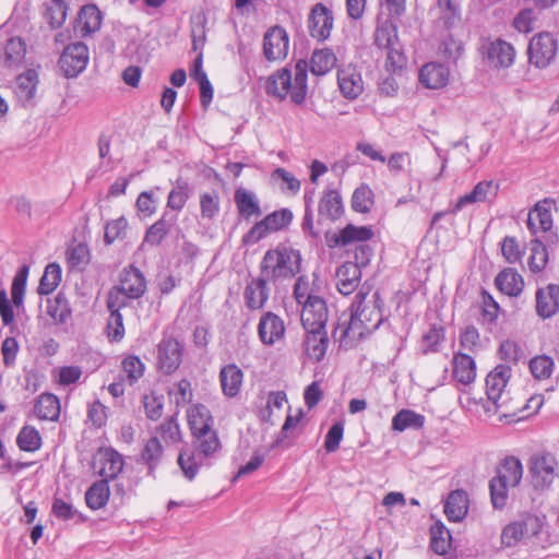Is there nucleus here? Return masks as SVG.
I'll return each mask as SVG.
<instances>
[{
	"mask_svg": "<svg viewBox=\"0 0 559 559\" xmlns=\"http://www.w3.org/2000/svg\"><path fill=\"white\" fill-rule=\"evenodd\" d=\"M557 49V40L552 34L548 32L538 33L530 41L528 60L536 68H546L555 59Z\"/></svg>",
	"mask_w": 559,
	"mask_h": 559,
	"instance_id": "nucleus-12",
	"label": "nucleus"
},
{
	"mask_svg": "<svg viewBox=\"0 0 559 559\" xmlns=\"http://www.w3.org/2000/svg\"><path fill=\"white\" fill-rule=\"evenodd\" d=\"M301 310V322L304 329H324L329 311L324 299L316 296L307 300Z\"/></svg>",
	"mask_w": 559,
	"mask_h": 559,
	"instance_id": "nucleus-17",
	"label": "nucleus"
},
{
	"mask_svg": "<svg viewBox=\"0 0 559 559\" xmlns=\"http://www.w3.org/2000/svg\"><path fill=\"white\" fill-rule=\"evenodd\" d=\"M319 221H335L343 213V203L341 195L335 190L324 192L319 202Z\"/></svg>",
	"mask_w": 559,
	"mask_h": 559,
	"instance_id": "nucleus-34",
	"label": "nucleus"
},
{
	"mask_svg": "<svg viewBox=\"0 0 559 559\" xmlns=\"http://www.w3.org/2000/svg\"><path fill=\"white\" fill-rule=\"evenodd\" d=\"M495 284L501 293L511 297L519 296L524 287V281L522 276L511 267L501 271L497 275Z\"/></svg>",
	"mask_w": 559,
	"mask_h": 559,
	"instance_id": "nucleus-32",
	"label": "nucleus"
},
{
	"mask_svg": "<svg viewBox=\"0 0 559 559\" xmlns=\"http://www.w3.org/2000/svg\"><path fill=\"white\" fill-rule=\"evenodd\" d=\"M552 202L545 199L538 202L533 210L530 211L527 217V227L533 234L538 231H547L552 226L551 209Z\"/></svg>",
	"mask_w": 559,
	"mask_h": 559,
	"instance_id": "nucleus-26",
	"label": "nucleus"
},
{
	"mask_svg": "<svg viewBox=\"0 0 559 559\" xmlns=\"http://www.w3.org/2000/svg\"><path fill=\"white\" fill-rule=\"evenodd\" d=\"M37 83L38 74L35 70H27L17 76L14 93L22 105L26 106L33 100Z\"/></svg>",
	"mask_w": 559,
	"mask_h": 559,
	"instance_id": "nucleus-33",
	"label": "nucleus"
},
{
	"mask_svg": "<svg viewBox=\"0 0 559 559\" xmlns=\"http://www.w3.org/2000/svg\"><path fill=\"white\" fill-rule=\"evenodd\" d=\"M187 416L192 435L212 429L213 417L206 406L202 404L192 405L189 407Z\"/></svg>",
	"mask_w": 559,
	"mask_h": 559,
	"instance_id": "nucleus-35",
	"label": "nucleus"
},
{
	"mask_svg": "<svg viewBox=\"0 0 559 559\" xmlns=\"http://www.w3.org/2000/svg\"><path fill=\"white\" fill-rule=\"evenodd\" d=\"M123 307L112 308L107 304V309L110 312L108 322H107V336L110 341L119 342L124 336V325H123V317L120 313V310Z\"/></svg>",
	"mask_w": 559,
	"mask_h": 559,
	"instance_id": "nucleus-52",
	"label": "nucleus"
},
{
	"mask_svg": "<svg viewBox=\"0 0 559 559\" xmlns=\"http://www.w3.org/2000/svg\"><path fill=\"white\" fill-rule=\"evenodd\" d=\"M16 443L22 451L34 452L40 448L41 437L36 428L24 426L17 435Z\"/></svg>",
	"mask_w": 559,
	"mask_h": 559,
	"instance_id": "nucleus-51",
	"label": "nucleus"
},
{
	"mask_svg": "<svg viewBox=\"0 0 559 559\" xmlns=\"http://www.w3.org/2000/svg\"><path fill=\"white\" fill-rule=\"evenodd\" d=\"M453 378L462 383L469 384L476 379V362L472 356L465 353H455L452 360Z\"/></svg>",
	"mask_w": 559,
	"mask_h": 559,
	"instance_id": "nucleus-29",
	"label": "nucleus"
},
{
	"mask_svg": "<svg viewBox=\"0 0 559 559\" xmlns=\"http://www.w3.org/2000/svg\"><path fill=\"white\" fill-rule=\"evenodd\" d=\"M531 255L528 258V266L532 272H540L547 264L548 254L546 247L539 240L531 242Z\"/></svg>",
	"mask_w": 559,
	"mask_h": 559,
	"instance_id": "nucleus-56",
	"label": "nucleus"
},
{
	"mask_svg": "<svg viewBox=\"0 0 559 559\" xmlns=\"http://www.w3.org/2000/svg\"><path fill=\"white\" fill-rule=\"evenodd\" d=\"M61 267L57 263H49L39 281L37 292L39 295H49L61 282Z\"/></svg>",
	"mask_w": 559,
	"mask_h": 559,
	"instance_id": "nucleus-45",
	"label": "nucleus"
},
{
	"mask_svg": "<svg viewBox=\"0 0 559 559\" xmlns=\"http://www.w3.org/2000/svg\"><path fill=\"white\" fill-rule=\"evenodd\" d=\"M374 45L386 51L385 69L391 73H397L406 64V58L397 36V25L391 19L379 20L374 34Z\"/></svg>",
	"mask_w": 559,
	"mask_h": 559,
	"instance_id": "nucleus-6",
	"label": "nucleus"
},
{
	"mask_svg": "<svg viewBox=\"0 0 559 559\" xmlns=\"http://www.w3.org/2000/svg\"><path fill=\"white\" fill-rule=\"evenodd\" d=\"M336 287L342 295H349L356 290L361 280V271L357 265L345 262L336 271Z\"/></svg>",
	"mask_w": 559,
	"mask_h": 559,
	"instance_id": "nucleus-30",
	"label": "nucleus"
},
{
	"mask_svg": "<svg viewBox=\"0 0 559 559\" xmlns=\"http://www.w3.org/2000/svg\"><path fill=\"white\" fill-rule=\"evenodd\" d=\"M431 548L438 555H445L451 546L450 531L441 523L437 522L431 526Z\"/></svg>",
	"mask_w": 559,
	"mask_h": 559,
	"instance_id": "nucleus-49",
	"label": "nucleus"
},
{
	"mask_svg": "<svg viewBox=\"0 0 559 559\" xmlns=\"http://www.w3.org/2000/svg\"><path fill=\"white\" fill-rule=\"evenodd\" d=\"M486 55L495 68H509L514 62L515 50L511 44L497 39L488 46Z\"/></svg>",
	"mask_w": 559,
	"mask_h": 559,
	"instance_id": "nucleus-28",
	"label": "nucleus"
},
{
	"mask_svg": "<svg viewBox=\"0 0 559 559\" xmlns=\"http://www.w3.org/2000/svg\"><path fill=\"white\" fill-rule=\"evenodd\" d=\"M381 307L382 300L378 292L370 295L369 290L361 288L350 306L349 320L335 330V334H340L341 345L353 347L377 330L383 321Z\"/></svg>",
	"mask_w": 559,
	"mask_h": 559,
	"instance_id": "nucleus-1",
	"label": "nucleus"
},
{
	"mask_svg": "<svg viewBox=\"0 0 559 559\" xmlns=\"http://www.w3.org/2000/svg\"><path fill=\"white\" fill-rule=\"evenodd\" d=\"M34 412L39 419L57 420L60 415L58 397L50 393L41 394L35 403Z\"/></svg>",
	"mask_w": 559,
	"mask_h": 559,
	"instance_id": "nucleus-38",
	"label": "nucleus"
},
{
	"mask_svg": "<svg viewBox=\"0 0 559 559\" xmlns=\"http://www.w3.org/2000/svg\"><path fill=\"white\" fill-rule=\"evenodd\" d=\"M498 190L499 185L495 183L492 180L478 182L471 192L459 198L453 207V213L460 212L468 204L491 202L497 197Z\"/></svg>",
	"mask_w": 559,
	"mask_h": 559,
	"instance_id": "nucleus-18",
	"label": "nucleus"
},
{
	"mask_svg": "<svg viewBox=\"0 0 559 559\" xmlns=\"http://www.w3.org/2000/svg\"><path fill=\"white\" fill-rule=\"evenodd\" d=\"M192 436L194 451L182 450L178 456V465L189 480L194 479L199 468L221 449L217 432L213 428Z\"/></svg>",
	"mask_w": 559,
	"mask_h": 559,
	"instance_id": "nucleus-4",
	"label": "nucleus"
},
{
	"mask_svg": "<svg viewBox=\"0 0 559 559\" xmlns=\"http://www.w3.org/2000/svg\"><path fill=\"white\" fill-rule=\"evenodd\" d=\"M554 361L548 356H537L530 361V369L536 379H547L552 372Z\"/></svg>",
	"mask_w": 559,
	"mask_h": 559,
	"instance_id": "nucleus-60",
	"label": "nucleus"
},
{
	"mask_svg": "<svg viewBox=\"0 0 559 559\" xmlns=\"http://www.w3.org/2000/svg\"><path fill=\"white\" fill-rule=\"evenodd\" d=\"M166 444H177L181 441V431L177 418L170 416L156 427V435Z\"/></svg>",
	"mask_w": 559,
	"mask_h": 559,
	"instance_id": "nucleus-50",
	"label": "nucleus"
},
{
	"mask_svg": "<svg viewBox=\"0 0 559 559\" xmlns=\"http://www.w3.org/2000/svg\"><path fill=\"white\" fill-rule=\"evenodd\" d=\"M523 476V465L521 461L514 456L504 459L502 464L497 469V478H501V481L508 484L512 488L516 487Z\"/></svg>",
	"mask_w": 559,
	"mask_h": 559,
	"instance_id": "nucleus-37",
	"label": "nucleus"
},
{
	"mask_svg": "<svg viewBox=\"0 0 559 559\" xmlns=\"http://www.w3.org/2000/svg\"><path fill=\"white\" fill-rule=\"evenodd\" d=\"M289 37L282 26L271 27L263 37V55L269 61L285 59L288 53Z\"/></svg>",
	"mask_w": 559,
	"mask_h": 559,
	"instance_id": "nucleus-14",
	"label": "nucleus"
},
{
	"mask_svg": "<svg viewBox=\"0 0 559 559\" xmlns=\"http://www.w3.org/2000/svg\"><path fill=\"white\" fill-rule=\"evenodd\" d=\"M109 499V486L106 479L94 483L85 493L86 504L98 510L103 508Z\"/></svg>",
	"mask_w": 559,
	"mask_h": 559,
	"instance_id": "nucleus-43",
	"label": "nucleus"
},
{
	"mask_svg": "<svg viewBox=\"0 0 559 559\" xmlns=\"http://www.w3.org/2000/svg\"><path fill=\"white\" fill-rule=\"evenodd\" d=\"M190 198V187L185 180H177L167 199V206L174 211H181Z\"/></svg>",
	"mask_w": 559,
	"mask_h": 559,
	"instance_id": "nucleus-53",
	"label": "nucleus"
},
{
	"mask_svg": "<svg viewBox=\"0 0 559 559\" xmlns=\"http://www.w3.org/2000/svg\"><path fill=\"white\" fill-rule=\"evenodd\" d=\"M146 292V281L143 273L134 266L126 269L107 296L106 304L110 307H127L132 299H139Z\"/></svg>",
	"mask_w": 559,
	"mask_h": 559,
	"instance_id": "nucleus-7",
	"label": "nucleus"
},
{
	"mask_svg": "<svg viewBox=\"0 0 559 559\" xmlns=\"http://www.w3.org/2000/svg\"><path fill=\"white\" fill-rule=\"evenodd\" d=\"M258 334L265 345H273L285 334L284 321L273 312L264 313L258 324Z\"/></svg>",
	"mask_w": 559,
	"mask_h": 559,
	"instance_id": "nucleus-20",
	"label": "nucleus"
},
{
	"mask_svg": "<svg viewBox=\"0 0 559 559\" xmlns=\"http://www.w3.org/2000/svg\"><path fill=\"white\" fill-rule=\"evenodd\" d=\"M300 271V251L283 243L269 249L260 263L261 275L274 285L294 278Z\"/></svg>",
	"mask_w": 559,
	"mask_h": 559,
	"instance_id": "nucleus-2",
	"label": "nucleus"
},
{
	"mask_svg": "<svg viewBox=\"0 0 559 559\" xmlns=\"http://www.w3.org/2000/svg\"><path fill=\"white\" fill-rule=\"evenodd\" d=\"M559 311V285L549 284L536 292V312L543 318H551Z\"/></svg>",
	"mask_w": 559,
	"mask_h": 559,
	"instance_id": "nucleus-21",
	"label": "nucleus"
},
{
	"mask_svg": "<svg viewBox=\"0 0 559 559\" xmlns=\"http://www.w3.org/2000/svg\"><path fill=\"white\" fill-rule=\"evenodd\" d=\"M373 204V192L367 185L358 187L352 198V206L354 211L359 213H368Z\"/></svg>",
	"mask_w": 559,
	"mask_h": 559,
	"instance_id": "nucleus-55",
	"label": "nucleus"
},
{
	"mask_svg": "<svg viewBox=\"0 0 559 559\" xmlns=\"http://www.w3.org/2000/svg\"><path fill=\"white\" fill-rule=\"evenodd\" d=\"M164 449L160 443V440L157 436L151 437L142 453L141 457L143 462L148 466L150 474L154 471V468L159 464L163 457Z\"/></svg>",
	"mask_w": 559,
	"mask_h": 559,
	"instance_id": "nucleus-47",
	"label": "nucleus"
},
{
	"mask_svg": "<svg viewBox=\"0 0 559 559\" xmlns=\"http://www.w3.org/2000/svg\"><path fill=\"white\" fill-rule=\"evenodd\" d=\"M128 221L121 216L107 223L105 227L104 240L107 245H111L115 240L126 235Z\"/></svg>",
	"mask_w": 559,
	"mask_h": 559,
	"instance_id": "nucleus-62",
	"label": "nucleus"
},
{
	"mask_svg": "<svg viewBox=\"0 0 559 559\" xmlns=\"http://www.w3.org/2000/svg\"><path fill=\"white\" fill-rule=\"evenodd\" d=\"M499 311L498 302L489 293L484 290L481 294V316L484 322L493 323L498 318Z\"/></svg>",
	"mask_w": 559,
	"mask_h": 559,
	"instance_id": "nucleus-63",
	"label": "nucleus"
},
{
	"mask_svg": "<svg viewBox=\"0 0 559 559\" xmlns=\"http://www.w3.org/2000/svg\"><path fill=\"white\" fill-rule=\"evenodd\" d=\"M306 60H299L295 66V75L287 69H281L269 76L266 81V93L280 100L288 95L293 103L300 105L305 102L308 91Z\"/></svg>",
	"mask_w": 559,
	"mask_h": 559,
	"instance_id": "nucleus-3",
	"label": "nucleus"
},
{
	"mask_svg": "<svg viewBox=\"0 0 559 559\" xmlns=\"http://www.w3.org/2000/svg\"><path fill=\"white\" fill-rule=\"evenodd\" d=\"M143 405L145 415L151 420H157L163 415V396H157L154 392L144 395Z\"/></svg>",
	"mask_w": 559,
	"mask_h": 559,
	"instance_id": "nucleus-61",
	"label": "nucleus"
},
{
	"mask_svg": "<svg viewBox=\"0 0 559 559\" xmlns=\"http://www.w3.org/2000/svg\"><path fill=\"white\" fill-rule=\"evenodd\" d=\"M337 83L342 95L347 99H356L364 92L361 73L352 63L338 68Z\"/></svg>",
	"mask_w": 559,
	"mask_h": 559,
	"instance_id": "nucleus-15",
	"label": "nucleus"
},
{
	"mask_svg": "<svg viewBox=\"0 0 559 559\" xmlns=\"http://www.w3.org/2000/svg\"><path fill=\"white\" fill-rule=\"evenodd\" d=\"M450 79L449 69L438 62H428L419 71V81L431 90L444 87Z\"/></svg>",
	"mask_w": 559,
	"mask_h": 559,
	"instance_id": "nucleus-24",
	"label": "nucleus"
},
{
	"mask_svg": "<svg viewBox=\"0 0 559 559\" xmlns=\"http://www.w3.org/2000/svg\"><path fill=\"white\" fill-rule=\"evenodd\" d=\"M425 417L411 409H402L392 418V428L397 431H404L407 428H421Z\"/></svg>",
	"mask_w": 559,
	"mask_h": 559,
	"instance_id": "nucleus-46",
	"label": "nucleus"
},
{
	"mask_svg": "<svg viewBox=\"0 0 559 559\" xmlns=\"http://www.w3.org/2000/svg\"><path fill=\"white\" fill-rule=\"evenodd\" d=\"M243 373L236 365H227L219 372L222 390L225 395L234 397L239 393Z\"/></svg>",
	"mask_w": 559,
	"mask_h": 559,
	"instance_id": "nucleus-36",
	"label": "nucleus"
},
{
	"mask_svg": "<svg viewBox=\"0 0 559 559\" xmlns=\"http://www.w3.org/2000/svg\"><path fill=\"white\" fill-rule=\"evenodd\" d=\"M183 345L173 336H164L156 347V368L164 374L174 373L182 362Z\"/></svg>",
	"mask_w": 559,
	"mask_h": 559,
	"instance_id": "nucleus-10",
	"label": "nucleus"
},
{
	"mask_svg": "<svg viewBox=\"0 0 559 559\" xmlns=\"http://www.w3.org/2000/svg\"><path fill=\"white\" fill-rule=\"evenodd\" d=\"M262 221L267 230L273 233L286 227L293 221V213L283 209L266 215Z\"/></svg>",
	"mask_w": 559,
	"mask_h": 559,
	"instance_id": "nucleus-59",
	"label": "nucleus"
},
{
	"mask_svg": "<svg viewBox=\"0 0 559 559\" xmlns=\"http://www.w3.org/2000/svg\"><path fill=\"white\" fill-rule=\"evenodd\" d=\"M29 267L28 265H23L19 272L13 277L12 286H11V297L12 302L19 308L23 304L24 292L26 286V281L28 276Z\"/></svg>",
	"mask_w": 559,
	"mask_h": 559,
	"instance_id": "nucleus-58",
	"label": "nucleus"
},
{
	"mask_svg": "<svg viewBox=\"0 0 559 559\" xmlns=\"http://www.w3.org/2000/svg\"><path fill=\"white\" fill-rule=\"evenodd\" d=\"M27 51L26 43L21 37H10L4 43L0 61L7 68H19L23 64Z\"/></svg>",
	"mask_w": 559,
	"mask_h": 559,
	"instance_id": "nucleus-25",
	"label": "nucleus"
},
{
	"mask_svg": "<svg viewBox=\"0 0 559 559\" xmlns=\"http://www.w3.org/2000/svg\"><path fill=\"white\" fill-rule=\"evenodd\" d=\"M145 364L136 355H127L121 360L122 379L129 385L135 384L145 373Z\"/></svg>",
	"mask_w": 559,
	"mask_h": 559,
	"instance_id": "nucleus-41",
	"label": "nucleus"
},
{
	"mask_svg": "<svg viewBox=\"0 0 559 559\" xmlns=\"http://www.w3.org/2000/svg\"><path fill=\"white\" fill-rule=\"evenodd\" d=\"M234 201L240 218L249 222L261 216L262 210L254 192L245 188H237L234 193Z\"/></svg>",
	"mask_w": 559,
	"mask_h": 559,
	"instance_id": "nucleus-22",
	"label": "nucleus"
},
{
	"mask_svg": "<svg viewBox=\"0 0 559 559\" xmlns=\"http://www.w3.org/2000/svg\"><path fill=\"white\" fill-rule=\"evenodd\" d=\"M512 488L496 476L489 481L491 503L495 509H502L508 502V491Z\"/></svg>",
	"mask_w": 559,
	"mask_h": 559,
	"instance_id": "nucleus-57",
	"label": "nucleus"
},
{
	"mask_svg": "<svg viewBox=\"0 0 559 559\" xmlns=\"http://www.w3.org/2000/svg\"><path fill=\"white\" fill-rule=\"evenodd\" d=\"M68 7L64 0H50L46 3V19L52 28L60 27L67 17Z\"/></svg>",
	"mask_w": 559,
	"mask_h": 559,
	"instance_id": "nucleus-54",
	"label": "nucleus"
},
{
	"mask_svg": "<svg viewBox=\"0 0 559 559\" xmlns=\"http://www.w3.org/2000/svg\"><path fill=\"white\" fill-rule=\"evenodd\" d=\"M511 378V368L508 365L496 366L486 377V395L491 406H486V412L496 413L500 408L504 390Z\"/></svg>",
	"mask_w": 559,
	"mask_h": 559,
	"instance_id": "nucleus-11",
	"label": "nucleus"
},
{
	"mask_svg": "<svg viewBox=\"0 0 559 559\" xmlns=\"http://www.w3.org/2000/svg\"><path fill=\"white\" fill-rule=\"evenodd\" d=\"M47 313L56 323H64L70 318L71 309L63 294L47 300Z\"/></svg>",
	"mask_w": 559,
	"mask_h": 559,
	"instance_id": "nucleus-48",
	"label": "nucleus"
},
{
	"mask_svg": "<svg viewBox=\"0 0 559 559\" xmlns=\"http://www.w3.org/2000/svg\"><path fill=\"white\" fill-rule=\"evenodd\" d=\"M173 222L166 218L164 214L158 221H156L145 233L142 247L150 245L152 247L159 246L166 236L169 234Z\"/></svg>",
	"mask_w": 559,
	"mask_h": 559,
	"instance_id": "nucleus-42",
	"label": "nucleus"
},
{
	"mask_svg": "<svg viewBox=\"0 0 559 559\" xmlns=\"http://www.w3.org/2000/svg\"><path fill=\"white\" fill-rule=\"evenodd\" d=\"M336 61V56L332 49H316L310 59V71L314 75H324L335 67Z\"/></svg>",
	"mask_w": 559,
	"mask_h": 559,
	"instance_id": "nucleus-39",
	"label": "nucleus"
},
{
	"mask_svg": "<svg viewBox=\"0 0 559 559\" xmlns=\"http://www.w3.org/2000/svg\"><path fill=\"white\" fill-rule=\"evenodd\" d=\"M528 473L535 489H548L559 477V462L551 452H537L530 457Z\"/></svg>",
	"mask_w": 559,
	"mask_h": 559,
	"instance_id": "nucleus-8",
	"label": "nucleus"
},
{
	"mask_svg": "<svg viewBox=\"0 0 559 559\" xmlns=\"http://www.w3.org/2000/svg\"><path fill=\"white\" fill-rule=\"evenodd\" d=\"M308 28L311 37L318 40L329 38L333 28L332 12L322 3H317L310 11Z\"/></svg>",
	"mask_w": 559,
	"mask_h": 559,
	"instance_id": "nucleus-16",
	"label": "nucleus"
},
{
	"mask_svg": "<svg viewBox=\"0 0 559 559\" xmlns=\"http://www.w3.org/2000/svg\"><path fill=\"white\" fill-rule=\"evenodd\" d=\"M305 331L306 337L304 346L307 356L314 361L322 360L329 345V337L325 328L305 329Z\"/></svg>",
	"mask_w": 559,
	"mask_h": 559,
	"instance_id": "nucleus-23",
	"label": "nucleus"
},
{
	"mask_svg": "<svg viewBox=\"0 0 559 559\" xmlns=\"http://www.w3.org/2000/svg\"><path fill=\"white\" fill-rule=\"evenodd\" d=\"M468 511V497L462 489L449 493L444 503V513L450 521H462Z\"/></svg>",
	"mask_w": 559,
	"mask_h": 559,
	"instance_id": "nucleus-31",
	"label": "nucleus"
},
{
	"mask_svg": "<svg viewBox=\"0 0 559 559\" xmlns=\"http://www.w3.org/2000/svg\"><path fill=\"white\" fill-rule=\"evenodd\" d=\"M79 24L83 36L98 31L102 25V12L94 4L83 7L79 13Z\"/></svg>",
	"mask_w": 559,
	"mask_h": 559,
	"instance_id": "nucleus-40",
	"label": "nucleus"
},
{
	"mask_svg": "<svg viewBox=\"0 0 559 559\" xmlns=\"http://www.w3.org/2000/svg\"><path fill=\"white\" fill-rule=\"evenodd\" d=\"M540 530L542 522L538 516L531 513L521 514L502 530L501 544L514 547L523 538L536 536Z\"/></svg>",
	"mask_w": 559,
	"mask_h": 559,
	"instance_id": "nucleus-9",
	"label": "nucleus"
},
{
	"mask_svg": "<svg viewBox=\"0 0 559 559\" xmlns=\"http://www.w3.org/2000/svg\"><path fill=\"white\" fill-rule=\"evenodd\" d=\"M221 212V198L217 191H206L200 194V213L202 219L214 221Z\"/></svg>",
	"mask_w": 559,
	"mask_h": 559,
	"instance_id": "nucleus-44",
	"label": "nucleus"
},
{
	"mask_svg": "<svg viewBox=\"0 0 559 559\" xmlns=\"http://www.w3.org/2000/svg\"><path fill=\"white\" fill-rule=\"evenodd\" d=\"M87 62L88 48L84 43L78 41L66 47L58 64L66 78H76L85 70Z\"/></svg>",
	"mask_w": 559,
	"mask_h": 559,
	"instance_id": "nucleus-13",
	"label": "nucleus"
},
{
	"mask_svg": "<svg viewBox=\"0 0 559 559\" xmlns=\"http://www.w3.org/2000/svg\"><path fill=\"white\" fill-rule=\"evenodd\" d=\"M460 345L466 350L476 353L480 347L478 330L473 325L467 326L460 335Z\"/></svg>",
	"mask_w": 559,
	"mask_h": 559,
	"instance_id": "nucleus-64",
	"label": "nucleus"
},
{
	"mask_svg": "<svg viewBox=\"0 0 559 559\" xmlns=\"http://www.w3.org/2000/svg\"><path fill=\"white\" fill-rule=\"evenodd\" d=\"M267 283L269 280L261 274L247 283L243 292V300L249 309L260 310L265 306L270 297Z\"/></svg>",
	"mask_w": 559,
	"mask_h": 559,
	"instance_id": "nucleus-19",
	"label": "nucleus"
},
{
	"mask_svg": "<svg viewBox=\"0 0 559 559\" xmlns=\"http://www.w3.org/2000/svg\"><path fill=\"white\" fill-rule=\"evenodd\" d=\"M96 464L98 465L99 475L108 481V479H112L121 473L123 459L117 451L107 449L98 452Z\"/></svg>",
	"mask_w": 559,
	"mask_h": 559,
	"instance_id": "nucleus-27",
	"label": "nucleus"
},
{
	"mask_svg": "<svg viewBox=\"0 0 559 559\" xmlns=\"http://www.w3.org/2000/svg\"><path fill=\"white\" fill-rule=\"evenodd\" d=\"M373 236V231L367 226H355L348 224L338 234L326 235V243L330 248L335 247H354V262L361 271L371 260L373 250L367 243Z\"/></svg>",
	"mask_w": 559,
	"mask_h": 559,
	"instance_id": "nucleus-5",
	"label": "nucleus"
}]
</instances>
